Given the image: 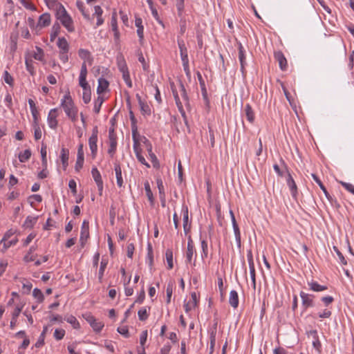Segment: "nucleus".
Masks as SVG:
<instances>
[{
	"label": "nucleus",
	"instance_id": "nucleus-1",
	"mask_svg": "<svg viewBox=\"0 0 354 354\" xmlns=\"http://www.w3.org/2000/svg\"><path fill=\"white\" fill-rule=\"evenodd\" d=\"M50 9L55 11L56 19L61 22L68 32H73L75 31L73 21L62 3L56 4L55 7Z\"/></svg>",
	"mask_w": 354,
	"mask_h": 354
},
{
	"label": "nucleus",
	"instance_id": "nucleus-2",
	"mask_svg": "<svg viewBox=\"0 0 354 354\" xmlns=\"http://www.w3.org/2000/svg\"><path fill=\"white\" fill-rule=\"evenodd\" d=\"M60 106L72 122H76L77 119L78 109L75 105L70 93L66 94L61 100Z\"/></svg>",
	"mask_w": 354,
	"mask_h": 354
},
{
	"label": "nucleus",
	"instance_id": "nucleus-3",
	"mask_svg": "<svg viewBox=\"0 0 354 354\" xmlns=\"http://www.w3.org/2000/svg\"><path fill=\"white\" fill-rule=\"evenodd\" d=\"M178 46L180 50V55L183 62L184 71L187 76H190V70L189 66L188 50L185 46V43L183 39L178 37L177 39Z\"/></svg>",
	"mask_w": 354,
	"mask_h": 354
},
{
	"label": "nucleus",
	"instance_id": "nucleus-4",
	"mask_svg": "<svg viewBox=\"0 0 354 354\" xmlns=\"http://www.w3.org/2000/svg\"><path fill=\"white\" fill-rule=\"evenodd\" d=\"M97 134H98L97 128V127H95V128H93V129L92 131V134L88 139V145H89V148H90V150L91 151V154H92V156L93 158H95L96 154H97Z\"/></svg>",
	"mask_w": 354,
	"mask_h": 354
},
{
	"label": "nucleus",
	"instance_id": "nucleus-5",
	"mask_svg": "<svg viewBox=\"0 0 354 354\" xmlns=\"http://www.w3.org/2000/svg\"><path fill=\"white\" fill-rule=\"evenodd\" d=\"M171 87L172 93H173L174 97L175 99L176 104L178 107V109L179 112L180 113L182 117L183 118L185 124L187 125V120L186 113L183 109V104L180 100L178 93L174 86V83L171 84Z\"/></svg>",
	"mask_w": 354,
	"mask_h": 354
},
{
	"label": "nucleus",
	"instance_id": "nucleus-6",
	"mask_svg": "<svg viewBox=\"0 0 354 354\" xmlns=\"http://www.w3.org/2000/svg\"><path fill=\"white\" fill-rule=\"evenodd\" d=\"M109 148L108 153L113 157L115 154L117 147V137L114 129L111 128L109 131Z\"/></svg>",
	"mask_w": 354,
	"mask_h": 354
},
{
	"label": "nucleus",
	"instance_id": "nucleus-7",
	"mask_svg": "<svg viewBox=\"0 0 354 354\" xmlns=\"http://www.w3.org/2000/svg\"><path fill=\"white\" fill-rule=\"evenodd\" d=\"M83 317L91 325L93 329L96 332H100L104 327V324L101 322H97L95 318L91 313H86L83 315Z\"/></svg>",
	"mask_w": 354,
	"mask_h": 354
},
{
	"label": "nucleus",
	"instance_id": "nucleus-8",
	"mask_svg": "<svg viewBox=\"0 0 354 354\" xmlns=\"http://www.w3.org/2000/svg\"><path fill=\"white\" fill-rule=\"evenodd\" d=\"M58 108L51 109L48 115L47 122L49 127L52 129H55L58 124L57 118L58 117Z\"/></svg>",
	"mask_w": 354,
	"mask_h": 354
},
{
	"label": "nucleus",
	"instance_id": "nucleus-9",
	"mask_svg": "<svg viewBox=\"0 0 354 354\" xmlns=\"http://www.w3.org/2000/svg\"><path fill=\"white\" fill-rule=\"evenodd\" d=\"M89 237V223L84 220L82 223L81 227V233L80 241L82 247L83 248Z\"/></svg>",
	"mask_w": 354,
	"mask_h": 354
},
{
	"label": "nucleus",
	"instance_id": "nucleus-10",
	"mask_svg": "<svg viewBox=\"0 0 354 354\" xmlns=\"http://www.w3.org/2000/svg\"><path fill=\"white\" fill-rule=\"evenodd\" d=\"M91 174L95 182L97 184L99 194L102 196L103 191V181L101 174L96 167L92 169Z\"/></svg>",
	"mask_w": 354,
	"mask_h": 354
},
{
	"label": "nucleus",
	"instance_id": "nucleus-11",
	"mask_svg": "<svg viewBox=\"0 0 354 354\" xmlns=\"http://www.w3.org/2000/svg\"><path fill=\"white\" fill-rule=\"evenodd\" d=\"M183 214V230L185 234H187L191 230V223L189 221V210L186 205H183L182 208Z\"/></svg>",
	"mask_w": 354,
	"mask_h": 354
},
{
	"label": "nucleus",
	"instance_id": "nucleus-12",
	"mask_svg": "<svg viewBox=\"0 0 354 354\" xmlns=\"http://www.w3.org/2000/svg\"><path fill=\"white\" fill-rule=\"evenodd\" d=\"M300 297L302 300V306L304 307V308H308L314 306V296L313 295H309L301 291L300 292Z\"/></svg>",
	"mask_w": 354,
	"mask_h": 354
},
{
	"label": "nucleus",
	"instance_id": "nucleus-13",
	"mask_svg": "<svg viewBox=\"0 0 354 354\" xmlns=\"http://www.w3.org/2000/svg\"><path fill=\"white\" fill-rule=\"evenodd\" d=\"M274 59L279 62L280 68L282 71L287 69V60L281 51H277L274 54Z\"/></svg>",
	"mask_w": 354,
	"mask_h": 354
},
{
	"label": "nucleus",
	"instance_id": "nucleus-14",
	"mask_svg": "<svg viewBox=\"0 0 354 354\" xmlns=\"http://www.w3.org/2000/svg\"><path fill=\"white\" fill-rule=\"evenodd\" d=\"M51 17L49 13L45 12L42 14L39 17L37 23V27L44 28L47 27L50 24Z\"/></svg>",
	"mask_w": 354,
	"mask_h": 354
},
{
	"label": "nucleus",
	"instance_id": "nucleus-15",
	"mask_svg": "<svg viewBox=\"0 0 354 354\" xmlns=\"http://www.w3.org/2000/svg\"><path fill=\"white\" fill-rule=\"evenodd\" d=\"M239 59L241 64V71L245 73V66L246 65L245 50L241 43L239 44Z\"/></svg>",
	"mask_w": 354,
	"mask_h": 354
},
{
	"label": "nucleus",
	"instance_id": "nucleus-16",
	"mask_svg": "<svg viewBox=\"0 0 354 354\" xmlns=\"http://www.w3.org/2000/svg\"><path fill=\"white\" fill-rule=\"evenodd\" d=\"M79 57L85 62H88L89 65H91L93 61V58L91 55V53L86 49L80 48L78 50Z\"/></svg>",
	"mask_w": 354,
	"mask_h": 354
},
{
	"label": "nucleus",
	"instance_id": "nucleus-17",
	"mask_svg": "<svg viewBox=\"0 0 354 354\" xmlns=\"http://www.w3.org/2000/svg\"><path fill=\"white\" fill-rule=\"evenodd\" d=\"M286 181H287V185H288V187L290 189L292 196L294 198H295L297 196V185H296L292 176H291V174L289 172L288 173V175H287Z\"/></svg>",
	"mask_w": 354,
	"mask_h": 354
},
{
	"label": "nucleus",
	"instance_id": "nucleus-18",
	"mask_svg": "<svg viewBox=\"0 0 354 354\" xmlns=\"http://www.w3.org/2000/svg\"><path fill=\"white\" fill-rule=\"evenodd\" d=\"M24 307V305H17L16 308H15L12 314V319L10 321V328L13 329L17 324V317H19V314L21 313L22 308Z\"/></svg>",
	"mask_w": 354,
	"mask_h": 354
},
{
	"label": "nucleus",
	"instance_id": "nucleus-19",
	"mask_svg": "<svg viewBox=\"0 0 354 354\" xmlns=\"http://www.w3.org/2000/svg\"><path fill=\"white\" fill-rule=\"evenodd\" d=\"M109 85V83L106 79L100 77L98 80V86L97 88V94L100 95L105 92L108 89Z\"/></svg>",
	"mask_w": 354,
	"mask_h": 354
},
{
	"label": "nucleus",
	"instance_id": "nucleus-20",
	"mask_svg": "<svg viewBox=\"0 0 354 354\" xmlns=\"http://www.w3.org/2000/svg\"><path fill=\"white\" fill-rule=\"evenodd\" d=\"M229 304L234 308H236L239 306L238 293L234 290H231L230 292Z\"/></svg>",
	"mask_w": 354,
	"mask_h": 354
},
{
	"label": "nucleus",
	"instance_id": "nucleus-21",
	"mask_svg": "<svg viewBox=\"0 0 354 354\" xmlns=\"http://www.w3.org/2000/svg\"><path fill=\"white\" fill-rule=\"evenodd\" d=\"M115 171L116 176L117 185L119 187H122L123 186V178L122 175V169L120 164L115 163Z\"/></svg>",
	"mask_w": 354,
	"mask_h": 354
},
{
	"label": "nucleus",
	"instance_id": "nucleus-22",
	"mask_svg": "<svg viewBox=\"0 0 354 354\" xmlns=\"http://www.w3.org/2000/svg\"><path fill=\"white\" fill-rule=\"evenodd\" d=\"M142 21L141 18H136L135 25L138 28L137 34L139 37L140 42L142 43L144 38V27L142 25Z\"/></svg>",
	"mask_w": 354,
	"mask_h": 354
},
{
	"label": "nucleus",
	"instance_id": "nucleus-23",
	"mask_svg": "<svg viewBox=\"0 0 354 354\" xmlns=\"http://www.w3.org/2000/svg\"><path fill=\"white\" fill-rule=\"evenodd\" d=\"M194 250L193 242H192L191 236H189L188 243H187V252H186V259H187V261L188 263H190L192 261V257L194 254Z\"/></svg>",
	"mask_w": 354,
	"mask_h": 354
},
{
	"label": "nucleus",
	"instance_id": "nucleus-24",
	"mask_svg": "<svg viewBox=\"0 0 354 354\" xmlns=\"http://www.w3.org/2000/svg\"><path fill=\"white\" fill-rule=\"evenodd\" d=\"M69 151L67 149L62 148L61 150L60 158L64 169L65 170L68 165Z\"/></svg>",
	"mask_w": 354,
	"mask_h": 354
},
{
	"label": "nucleus",
	"instance_id": "nucleus-25",
	"mask_svg": "<svg viewBox=\"0 0 354 354\" xmlns=\"http://www.w3.org/2000/svg\"><path fill=\"white\" fill-rule=\"evenodd\" d=\"M57 45L59 49V52H68L69 45L64 37H59Z\"/></svg>",
	"mask_w": 354,
	"mask_h": 354
},
{
	"label": "nucleus",
	"instance_id": "nucleus-26",
	"mask_svg": "<svg viewBox=\"0 0 354 354\" xmlns=\"http://www.w3.org/2000/svg\"><path fill=\"white\" fill-rule=\"evenodd\" d=\"M28 104L33 118V123H37V122H38L39 111L35 106V103L32 99H29Z\"/></svg>",
	"mask_w": 354,
	"mask_h": 354
},
{
	"label": "nucleus",
	"instance_id": "nucleus-27",
	"mask_svg": "<svg viewBox=\"0 0 354 354\" xmlns=\"http://www.w3.org/2000/svg\"><path fill=\"white\" fill-rule=\"evenodd\" d=\"M179 88H180V95L182 96V97L185 102V106L189 107V97L187 93L185 87L181 81L179 82Z\"/></svg>",
	"mask_w": 354,
	"mask_h": 354
},
{
	"label": "nucleus",
	"instance_id": "nucleus-28",
	"mask_svg": "<svg viewBox=\"0 0 354 354\" xmlns=\"http://www.w3.org/2000/svg\"><path fill=\"white\" fill-rule=\"evenodd\" d=\"M308 284L310 286V289L315 292L324 291L328 288L326 286L319 285L317 282L313 281L308 282Z\"/></svg>",
	"mask_w": 354,
	"mask_h": 354
},
{
	"label": "nucleus",
	"instance_id": "nucleus-29",
	"mask_svg": "<svg viewBox=\"0 0 354 354\" xmlns=\"http://www.w3.org/2000/svg\"><path fill=\"white\" fill-rule=\"evenodd\" d=\"M313 178L314 179V180L318 184V185L319 186V187L321 188V189L323 191V192L324 193L326 197L330 200V196L329 194V193L328 192V191L326 190V188L325 187V186L323 185V183H322V181L320 180V179L318 178V176L315 174H311Z\"/></svg>",
	"mask_w": 354,
	"mask_h": 354
},
{
	"label": "nucleus",
	"instance_id": "nucleus-30",
	"mask_svg": "<svg viewBox=\"0 0 354 354\" xmlns=\"http://www.w3.org/2000/svg\"><path fill=\"white\" fill-rule=\"evenodd\" d=\"M245 112L248 120L251 123L253 122L254 120V113L251 106L249 104H247L245 105Z\"/></svg>",
	"mask_w": 354,
	"mask_h": 354
},
{
	"label": "nucleus",
	"instance_id": "nucleus-31",
	"mask_svg": "<svg viewBox=\"0 0 354 354\" xmlns=\"http://www.w3.org/2000/svg\"><path fill=\"white\" fill-rule=\"evenodd\" d=\"M38 217L37 216H28L24 223V226L26 228H32L35 224L37 223Z\"/></svg>",
	"mask_w": 354,
	"mask_h": 354
},
{
	"label": "nucleus",
	"instance_id": "nucleus-32",
	"mask_svg": "<svg viewBox=\"0 0 354 354\" xmlns=\"http://www.w3.org/2000/svg\"><path fill=\"white\" fill-rule=\"evenodd\" d=\"M47 332H48V326H46L44 327L43 330H42L37 342L35 344V347L39 348L44 344V338H45V335L47 333Z\"/></svg>",
	"mask_w": 354,
	"mask_h": 354
},
{
	"label": "nucleus",
	"instance_id": "nucleus-33",
	"mask_svg": "<svg viewBox=\"0 0 354 354\" xmlns=\"http://www.w3.org/2000/svg\"><path fill=\"white\" fill-rule=\"evenodd\" d=\"M166 260L167 262V268L171 270L174 267L173 264V252L171 249H167L165 252Z\"/></svg>",
	"mask_w": 354,
	"mask_h": 354
},
{
	"label": "nucleus",
	"instance_id": "nucleus-34",
	"mask_svg": "<svg viewBox=\"0 0 354 354\" xmlns=\"http://www.w3.org/2000/svg\"><path fill=\"white\" fill-rule=\"evenodd\" d=\"M68 323L71 324L73 327L75 329H78L80 328V325L76 317L73 315L66 316L64 319Z\"/></svg>",
	"mask_w": 354,
	"mask_h": 354
},
{
	"label": "nucleus",
	"instance_id": "nucleus-35",
	"mask_svg": "<svg viewBox=\"0 0 354 354\" xmlns=\"http://www.w3.org/2000/svg\"><path fill=\"white\" fill-rule=\"evenodd\" d=\"M31 151L30 149H26L24 151L21 152L19 154V160L21 162H25L28 161L31 156Z\"/></svg>",
	"mask_w": 354,
	"mask_h": 354
},
{
	"label": "nucleus",
	"instance_id": "nucleus-36",
	"mask_svg": "<svg viewBox=\"0 0 354 354\" xmlns=\"http://www.w3.org/2000/svg\"><path fill=\"white\" fill-rule=\"evenodd\" d=\"M107 263H108V261H107V260H105V259H102L100 263V267L99 274H98V279H99L100 282H102V278L104 276V272L106 268Z\"/></svg>",
	"mask_w": 354,
	"mask_h": 354
},
{
	"label": "nucleus",
	"instance_id": "nucleus-37",
	"mask_svg": "<svg viewBox=\"0 0 354 354\" xmlns=\"http://www.w3.org/2000/svg\"><path fill=\"white\" fill-rule=\"evenodd\" d=\"M144 186H145V190L146 192V195H147L149 201L151 203H153V193L151 189L149 183L148 181H146L144 184Z\"/></svg>",
	"mask_w": 354,
	"mask_h": 354
},
{
	"label": "nucleus",
	"instance_id": "nucleus-38",
	"mask_svg": "<svg viewBox=\"0 0 354 354\" xmlns=\"http://www.w3.org/2000/svg\"><path fill=\"white\" fill-rule=\"evenodd\" d=\"M104 99L102 96L99 95L95 100L94 104V111L95 113H99L102 104H103Z\"/></svg>",
	"mask_w": 354,
	"mask_h": 354
},
{
	"label": "nucleus",
	"instance_id": "nucleus-39",
	"mask_svg": "<svg viewBox=\"0 0 354 354\" xmlns=\"http://www.w3.org/2000/svg\"><path fill=\"white\" fill-rule=\"evenodd\" d=\"M41 162L43 167L47 168V159H46V146L44 144L41 145Z\"/></svg>",
	"mask_w": 354,
	"mask_h": 354
},
{
	"label": "nucleus",
	"instance_id": "nucleus-40",
	"mask_svg": "<svg viewBox=\"0 0 354 354\" xmlns=\"http://www.w3.org/2000/svg\"><path fill=\"white\" fill-rule=\"evenodd\" d=\"M33 57L37 60L44 62V50L40 47L36 46V52L34 53Z\"/></svg>",
	"mask_w": 354,
	"mask_h": 354
},
{
	"label": "nucleus",
	"instance_id": "nucleus-41",
	"mask_svg": "<svg viewBox=\"0 0 354 354\" xmlns=\"http://www.w3.org/2000/svg\"><path fill=\"white\" fill-rule=\"evenodd\" d=\"M139 106L140 108L141 113L143 115H149L151 114V109L147 103H145V102H140Z\"/></svg>",
	"mask_w": 354,
	"mask_h": 354
},
{
	"label": "nucleus",
	"instance_id": "nucleus-42",
	"mask_svg": "<svg viewBox=\"0 0 354 354\" xmlns=\"http://www.w3.org/2000/svg\"><path fill=\"white\" fill-rule=\"evenodd\" d=\"M26 70L30 73L31 75H35V68L33 62L31 59L26 58L25 60Z\"/></svg>",
	"mask_w": 354,
	"mask_h": 354
},
{
	"label": "nucleus",
	"instance_id": "nucleus-43",
	"mask_svg": "<svg viewBox=\"0 0 354 354\" xmlns=\"http://www.w3.org/2000/svg\"><path fill=\"white\" fill-rule=\"evenodd\" d=\"M76 5H77V7L79 9V10L82 12L84 17L87 20H90L91 18H90L89 14L86 12L85 10H84V6L83 2L80 1H77L76 3Z\"/></svg>",
	"mask_w": 354,
	"mask_h": 354
},
{
	"label": "nucleus",
	"instance_id": "nucleus-44",
	"mask_svg": "<svg viewBox=\"0 0 354 354\" xmlns=\"http://www.w3.org/2000/svg\"><path fill=\"white\" fill-rule=\"evenodd\" d=\"M32 295L39 303L42 302L44 299L42 292L37 288L33 290Z\"/></svg>",
	"mask_w": 354,
	"mask_h": 354
},
{
	"label": "nucleus",
	"instance_id": "nucleus-45",
	"mask_svg": "<svg viewBox=\"0 0 354 354\" xmlns=\"http://www.w3.org/2000/svg\"><path fill=\"white\" fill-rule=\"evenodd\" d=\"M138 315L140 320L145 321L149 317V312L146 308H142L138 310Z\"/></svg>",
	"mask_w": 354,
	"mask_h": 354
},
{
	"label": "nucleus",
	"instance_id": "nucleus-46",
	"mask_svg": "<svg viewBox=\"0 0 354 354\" xmlns=\"http://www.w3.org/2000/svg\"><path fill=\"white\" fill-rule=\"evenodd\" d=\"M33 126L34 137L36 140H38L41 138V130L38 124V122H37V123H33Z\"/></svg>",
	"mask_w": 354,
	"mask_h": 354
},
{
	"label": "nucleus",
	"instance_id": "nucleus-47",
	"mask_svg": "<svg viewBox=\"0 0 354 354\" xmlns=\"http://www.w3.org/2000/svg\"><path fill=\"white\" fill-rule=\"evenodd\" d=\"M59 29H60V26H59V24H55L53 26L52 32L50 33V41H53L55 39V37L57 36Z\"/></svg>",
	"mask_w": 354,
	"mask_h": 354
},
{
	"label": "nucleus",
	"instance_id": "nucleus-48",
	"mask_svg": "<svg viewBox=\"0 0 354 354\" xmlns=\"http://www.w3.org/2000/svg\"><path fill=\"white\" fill-rule=\"evenodd\" d=\"M118 66L120 71L122 73H125L126 72H129L128 67H127V64L124 59H122L121 60H118Z\"/></svg>",
	"mask_w": 354,
	"mask_h": 354
},
{
	"label": "nucleus",
	"instance_id": "nucleus-49",
	"mask_svg": "<svg viewBox=\"0 0 354 354\" xmlns=\"http://www.w3.org/2000/svg\"><path fill=\"white\" fill-rule=\"evenodd\" d=\"M79 84L83 88V91L91 89L86 81V77H79Z\"/></svg>",
	"mask_w": 354,
	"mask_h": 354
},
{
	"label": "nucleus",
	"instance_id": "nucleus-50",
	"mask_svg": "<svg viewBox=\"0 0 354 354\" xmlns=\"http://www.w3.org/2000/svg\"><path fill=\"white\" fill-rule=\"evenodd\" d=\"M21 5L25 7L26 9L30 10H35L36 7L34 4H32L30 0H19Z\"/></svg>",
	"mask_w": 354,
	"mask_h": 354
},
{
	"label": "nucleus",
	"instance_id": "nucleus-51",
	"mask_svg": "<svg viewBox=\"0 0 354 354\" xmlns=\"http://www.w3.org/2000/svg\"><path fill=\"white\" fill-rule=\"evenodd\" d=\"M64 335H65V330L64 329H59V328L55 329V333H54V337L57 340L62 339L64 338Z\"/></svg>",
	"mask_w": 354,
	"mask_h": 354
},
{
	"label": "nucleus",
	"instance_id": "nucleus-52",
	"mask_svg": "<svg viewBox=\"0 0 354 354\" xmlns=\"http://www.w3.org/2000/svg\"><path fill=\"white\" fill-rule=\"evenodd\" d=\"M17 241H18V239L15 238L11 241H9L8 242H6V241L3 242V248L1 250L2 252H5L8 248H10L12 245H15L17 243Z\"/></svg>",
	"mask_w": 354,
	"mask_h": 354
},
{
	"label": "nucleus",
	"instance_id": "nucleus-53",
	"mask_svg": "<svg viewBox=\"0 0 354 354\" xmlns=\"http://www.w3.org/2000/svg\"><path fill=\"white\" fill-rule=\"evenodd\" d=\"M91 89L83 91L82 99L85 104H88L91 101Z\"/></svg>",
	"mask_w": 354,
	"mask_h": 354
},
{
	"label": "nucleus",
	"instance_id": "nucleus-54",
	"mask_svg": "<svg viewBox=\"0 0 354 354\" xmlns=\"http://www.w3.org/2000/svg\"><path fill=\"white\" fill-rule=\"evenodd\" d=\"M176 8L178 10V16H181L184 10V2L185 0H176Z\"/></svg>",
	"mask_w": 354,
	"mask_h": 354
},
{
	"label": "nucleus",
	"instance_id": "nucleus-55",
	"mask_svg": "<svg viewBox=\"0 0 354 354\" xmlns=\"http://www.w3.org/2000/svg\"><path fill=\"white\" fill-rule=\"evenodd\" d=\"M167 292V303L169 304L171 301V297L173 292V285L171 283H169L167 286L166 289Z\"/></svg>",
	"mask_w": 354,
	"mask_h": 354
},
{
	"label": "nucleus",
	"instance_id": "nucleus-56",
	"mask_svg": "<svg viewBox=\"0 0 354 354\" xmlns=\"http://www.w3.org/2000/svg\"><path fill=\"white\" fill-rule=\"evenodd\" d=\"M348 192H351L354 195V185L351 183H346L344 181L339 182Z\"/></svg>",
	"mask_w": 354,
	"mask_h": 354
},
{
	"label": "nucleus",
	"instance_id": "nucleus-57",
	"mask_svg": "<svg viewBox=\"0 0 354 354\" xmlns=\"http://www.w3.org/2000/svg\"><path fill=\"white\" fill-rule=\"evenodd\" d=\"M3 79L6 84H9L10 86L12 85L13 78L7 71H4Z\"/></svg>",
	"mask_w": 354,
	"mask_h": 354
},
{
	"label": "nucleus",
	"instance_id": "nucleus-58",
	"mask_svg": "<svg viewBox=\"0 0 354 354\" xmlns=\"http://www.w3.org/2000/svg\"><path fill=\"white\" fill-rule=\"evenodd\" d=\"M149 157L152 162L153 167L154 168L158 169L160 167V163L156 156L153 153H151Z\"/></svg>",
	"mask_w": 354,
	"mask_h": 354
},
{
	"label": "nucleus",
	"instance_id": "nucleus-59",
	"mask_svg": "<svg viewBox=\"0 0 354 354\" xmlns=\"http://www.w3.org/2000/svg\"><path fill=\"white\" fill-rule=\"evenodd\" d=\"M333 250L336 252L337 255L338 256V257L340 260V262L344 265H346L347 261L345 259L344 257L343 256L342 253L338 250V248L336 246H333Z\"/></svg>",
	"mask_w": 354,
	"mask_h": 354
},
{
	"label": "nucleus",
	"instance_id": "nucleus-60",
	"mask_svg": "<svg viewBox=\"0 0 354 354\" xmlns=\"http://www.w3.org/2000/svg\"><path fill=\"white\" fill-rule=\"evenodd\" d=\"M84 158L77 157V160L75 166V169L77 171H79L83 167Z\"/></svg>",
	"mask_w": 354,
	"mask_h": 354
},
{
	"label": "nucleus",
	"instance_id": "nucleus-61",
	"mask_svg": "<svg viewBox=\"0 0 354 354\" xmlns=\"http://www.w3.org/2000/svg\"><path fill=\"white\" fill-rule=\"evenodd\" d=\"M136 124L137 123H131L132 138L133 141L138 140V127Z\"/></svg>",
	"mask_w": 354,
	"mask_h": 354
},
{
	"label": "nucleus",
	"instance_id": "nucleus-62",
	"mask_svg": "<svg viewBox=\"0 0 354 354\" xmlns=\"http://www.w3.org/2000/svg\"><path fill=\"white\" fill-rule=\"evenodd\" d=\"M156 181H157V186L158 188L160 196H165V194L162 180L160 178H158Z\"/></svg>",
	"mask_w": 354,
	"mask_h": 354
},
{
	"label": "nucleus",
	"instance_id": "nucleus-63",
	"mask_svg": "<svg viewBox=\"0 0 354 354\" xmlns=\"http://www.w3.org/2000/svg\"><path fill=\"white\" fill-rule=\"evenodd\" d=\"M147 339V330H143L140 334V344L142 347H144V344H145Z\"/></svg>",
	"mask_w": 354,
	"mask_h": 354
},
{
	"label": "nucleus",
	"instance_id": "nucleus-64",
	"mask_svg": "<svg viewBox=\"0 0 354 354\" xmlns=\"http://www.w3.org/2000/svg\"><path fill=\"white\" fill-rule=\"evenodd\" d=\"M118 332L124 335L125 337H129V330L126 326L118 328Z\"/></svg>",
	"mask_w": 354,
	"mask_h": 354
}]
</instances>
